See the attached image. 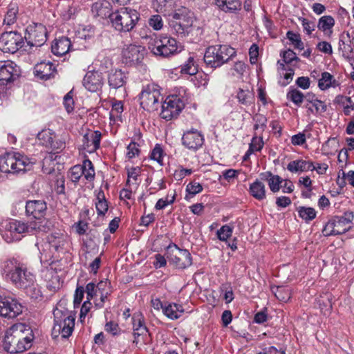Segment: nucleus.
<instances>
[{
	"label": "nucleus",
	"instance_id": "f257e3e1",
	"mask_svg": "<svg viewBox=\"0 0 354 354\" xmlns=\"http://www.w3.org/2000/svg\"><path fill=\"white\" fill-rule=\"evenodd\" d=\"M33 339L30 327L23 323H17L6 330L3 348L10 353H22L31 347Z\"/></svg>",
	"mask_w": 354,
	"mask_h": 354
},
{
	"label": "nucleus",
	"instance_id": "f03ea898",
	"mask_svg": "<svg viewBox=\"0 0 354 354\" xmlns=\"http://www.w3.org/2000/svg\"><path fill=\"white\" fill-rule=\"evenodd\" d=\"M2 272L6 279L17 288L28 289L34 285L35 275L24 264L16 260L6 261Z\"/></svg>",
	"mask_w": 354,
	"mask_h": 354
},
{
	"label": "nucleus",
	"instance_id": "7ed1b4c3",
	"mask_svg": "<svg viewBox=\"0 0 354 354\" xmlns=\"http://www.w3.org/2000/svg\"><path fill=\"white\" fill-rule=\"evenodd\" d=\"M1 227L4 229L2 236L8 243L19 241L26 234L46 231V225L44 221L26 223L17 220H10L2 223Z\"/></svg>",
	"mask_w": 354,
	"mask_h": 354
},
{
	"label": "nucleus",
	"instance_id": "20e7f679",
	"mask_svg": "<svg viewBox=\"0 0 354 354\" xmlns=\"http://www.w3.org/2000/svg\"><path fill=\"white\" fill-rule=\"evenodd\" d=\"M35 161L19 153H6L0 156V174H17L30 170Z\"/></svg>",
	"mask_w": 354,
	"mask_h": 354
},
{
	"label": "nucleus",
	"instance_id": "39448f33",
	"mask_svg": "<svg viewBox=\"0 0 354 354\" xmlns=\"http://www.w3.org/2000/svg\"><path fill=\"white\" fill-rule=\"evenodd\" d=\"M66 243L64 236L50 234L46 241L37 243L36 245L40 252L41 262L51 263L59 257V254L63 252Z\"/></svg>",
	"mask_w": 354,
	"mask_h": 354
},
{
	"label": "nucleus",
	"instance_id": "423d86ee",
	"mask_svg": "<svg viewBox=\"0 0 354 354\" xmlns=\"http://www.w3.org/2000/svg\"><path fill=\"white\" fill-rule=\"evenodd\" d=\"M54 325L52 335L54 338L59 335L67 338L71 335L75 326V317L64 309L56 308L53 311Z\"/></svg>",
	"mask_w": 354,
	"mask_h": 354
},
{
	"label": "nucleus",
	"instance_id": "0eeeda50",
	"mask_svg": "<svg viewBox=\"0 0 354 354\" xmlns=\"http://www.w3.org/2000/svg\"><path fill=\"white\" fill-rule=\"evenodd\" d=\"M139 13L134 9L122 8L111 13L110 20L112 26L120 32H129L139 20Z\"/></svg>",
	"mask_w": 354,
	"mask_h": 354
},
{
	"label": "nucleus",
	"instance_id": "6e6552de",
	"mask_svg": "<svg viewBox=\"0 0 354 354\" xmlns=\"http://www.w3.org/2000/svg\"><path fill=\"white\" fill-rule=\"evenodd\" d=\"M236 55V50L227 45L208 47L204 55L205 63L211 68L220 67Z\"/></svg>",
	"mask_w": 354,
	"mask_h": 354
},
{
	"label": "nucleus",
	"instance_id": "1a4fd4ad",
	"mask_svg": "<svg viewBox=\"0 0 354 354\" xmlns=\"http://www.w3.org/2000/svg\"><path fill=\"white\" fill-rule=\"evenodd\" d=\"M149 48L155 55L167 57L180 52L182 46L170 36L160 35L149 43Z\"/></svg>",
	"mask_w": 354,
	"mask_h": 354
},
{
	"label": "nucleus",
	"instance_id": "9d476101",
	"mask_svg": "<svg viewBox=\"0 0 354 354\" xmlns=\"http://www.w3.org/2000/svg\"><path fill=\"white\" fill-rule=\"evenodd\" d=\"M194 20V14L188 8L183 7L173 13L170 27L177 35L184 37L191 31Z\"/></svg>",
	"mask_w": 354,
	"mask_h": 354
},
{
	"label": "nucleus",
	"instance_id": "9b49d317",
	"mask_svg": "<svg viewBox=\"0 0 354 354\" xmlns=\"http://www.w3.org/2000/svg\"><path fill=\"white\" fill-rule=\"evenodd\" d=\"M354 214L352 212H346L341 216H335L325 225L322 233L324 236H333L346 232L351 227Z\"/></svg>",
	"mask_w": 354,
	"mask_h": 354
},
{
	"label": "nucleus",
	"instance_id": "f8f14e48",
	"mask_svg": "<svg viewBox=\"0 0 354 354\" xmlns=\"http://www.w3.org/2000/svg\"><path fill=\"white\" fill-rule=\"evenodd\" d=\"M68 139V133H64L56 138L55 133L50 129L41 130L37 136L39 145L56 152L65 148Z\"/></svg>",
	"mask_w": 354,
	"mask_h": 354
},
{
	"label": "nucleus",
	"instance_id": "ddd939ff",
	"mask_svg": "<svg viewBox=\"0 0 354 354\" xmlns=\"http://www.w3.org/2000/svg\"><path fill=\"white\" fill-rule=\"evenodd\" d=\"M160 99L159 86L150 84L145 86L140 95V106L146 111L152 112L158 109Z\"/></svg>",
	"mask_w": 354,
	"mask_h": 354
},
{
	"label": "nucleus",
	"instance_id": "4468645a",
	"mask_svg": "<svg viewBox=\"0 0 354 354\" xmlns=\"http://www.w3.org/2000/svg\"><path fill=\"white\" fill-rule=\"evenodd\" d=\"M184 106L185 101L179 96H168L162 104L160 117L167 121L176 118Z\"/></svg>",
	"mask_w": 354,
	"mask_h": 354
},
{
	"label": "nucleus",
	"instance_id": "2eb2a0df",
	"mask_svg": "<svg viewBox=\"0 0 354 354\" xmlns=\"http://www.w3.org/2000/svg\"><path fill=\"white\" fill-rule=\"evenodd\" d=\"M145 55V48L140 45L129 44L122 51V61L128 66H136L142 63Z\"/></svg>",
	"mask_w": 354,
	"mask_h": 354
},
{
	"label": "nucleus",
	"instance_id": "dca6fc26",
	"mask_svg": "<svg viewBox=\"0 0 354 354\" xmlns=\"http://www.w3.org/2000/svg\"><path fill=\"white\" fill-rule=\"evenodd\" d=\"M24 45V38L21 34L15 32H6L0 37V50L3 53H15Z\"/></svg>",
	"mask_w": 354,
	"mask_h": 354
},
{
	"label": "nucleus",
	"instance_id": "f3484780",
	"mask_svg": "<svg viewBox=\"0 0 354 354\" xmlns=\"http://www.w3.org/2000/svg\"><path fill=\"white\" fill-rule=\"evenodd\" d=\"M25 38L31 46H41L47 39L46 27L41 24L29 25L26 28Z\"/></svg>",
	"mask_w": 354,
	"mask_h": 354
},
{
	"label": "nucleus",
	"instance_id": "a211bd4d",
	"mask_svg": "<svg viewBox=\"0 0 354 354\" xmlns=\"http://www.w3.org/2000/svg\"><path fill=\"white\" fill-rule=\"evenodd\" d=\"M46 203L41 200L29 201L26 205L27 216H32L35 218V220L32 222L44 221V223L46 225V230L49 229L48 221L43 218L46 214Z\"/></svg>",
	"mask_w": 354,
	"mask_h": 354
},
{
	"label": "nucleus",
	"instance_id": "6ab92c4d",
	"mask_svg": "<svg viewBox=\"0 0 354 354\" xmlns=\"http://www.w3.org/2000/svg\"><path fill=\"white\" fill-rule=\"evenodd\" d=\"M23 306L11 297H0V315L14 318L22 313Z\"/></svg>",
	"mask_w": 354,
	"mask_h": 354
},
{
	"label": "nucleus",
	"instance_id": "aec40b11",
	"mask_svg": "<svg viewBox=\"0 0 354 354\" xmlns=\"http://www.w3.org/2000/svg\"><path fill=\"white\" fill-rule=\"evenodd\" d=\"M19 74V68L12 61L0 62V84L14 80Z\"/></svg>",
	"mask_w": 354,
	"mask_h": 354
},
{
	"label": "nucleus",
	"instance_id": "412c9836",
	"mask_svg": "<svg viewBox=\"0 0 354 354\" xmlns=\"http://www.w3.org/2000/svg\"><path fill=\"white\" fill-rule=\"evenodd\" d=\"M84 88L90 92L100 91L104 84L102 73L98 71H88L86 73L82 81Z\"/></svg>",
	"mask_w": 354,
	"mask_h": 354
},
{
	"label": "nucleus",
	"instance_id": "4be33fe9",
	"mask_svg": "<svg viewBox=\"0 0 354 354\" xmlns=\"http://www.w3.org/2000/svg\"><path fill=\"white\" fill-rule=\"evenodd\" d=\"M182 142L188 149L196 151L203 145L204 138L200 131L192 129L184 133Z\"/></svg>",
	"mask_w": 354,
	"mask_h": 354
},
{
	"label": "nucleus",
	"instance_id": "5701e85b",
	"mask_svg": "<svg viewBox=\"0 0 354 354\" xmlns=\"http://www.w3.org/2000/svg\"><path fill=\"white\" fill-rule=\"evenodd\" d=\"M102 133L100 131H88L82 138V147L88 153L95 152L100 145Z\"/></svg>",
	"mask_w": 354,
	"mask_h": 354
},
{
	"label": "nucleus",
	"instance_id": "b1692460",
	"mask_svg": "<svg viewBox=\"0 0 354 354\" xmlns=\"http://www.w3.org/2000/svg\"><path fill=\"white\" fill-rule=\"evenodd\" d=\"M169 262L178 269H185L192 263L191 254L187 250L178 248L175 254H172Z\"/></svg>",
	"mask_w": 354,
	"mask_h": 354
},
{
	"label": "nucleus",
	"instance_id": "393cba45",
	"mask_svg": "<svg viewBox=\"0 0 354 354\" xmlns=\"http://www.w3.org/2000/svg\"><path fill=\"white\" fill-rule=\"evenodd\" d=\"M35 75L41 80H48L56 73L55 67L50 62H41L34 68Z\"/></svg>",
	"mask_w": 354,
	"mask_h": 354
},
{
	"label": "nucleus",
	"instance_id": "a878e982",
	"mask_svg": "<svg viewBox=\"0 0 354 354\" xmlns=\"http://www.w3.org/2000/svg\"><path fill=\"white\" fill-rule=\"evenodd\" d=\"M351 39L349 32L346 36L342 35L339 41V50L342 53V56L346 59H351L354 57L353 55V41Z\"/></svg>",
	"mask_w": 354,
	"mask_h": 354
},
{
	"label": "nucleus",
	"instance_id": "bb28decb",
	"mask_svg": "<svg viewBox=\"0 0 354 354\" xmlns=\"http://www.w3.org/2000/svg\"><path fill=\"white\" fill-rule=\"evenodd\" d=\"M127 76L120 69L111 70L108 75V84L111 88L118 89L127 82Z\"/></svg>",
	"mask_w": 354,
	"mask_h": 354
},
{
	"label": "nucleus",
	"instance_id": "cd10ccee",
	"mask_svg": "<svg viewBox=\"0 0 354 354\" xmlns=\"http://www.w3.org/2000/svg\"><path fill=\"white\" fill-rule=\"evenodd\" d=\"M71 42L65 37H59L54 41L51 46L52 53L57 56H63L70 50Z\"/></svg>",
	"mask_w": 354,
	"mask_h": 354
},
{
	"label": "nucleus",
	"instance_id": "c85d7f7f",
	"mask_svg": "<svg viewBox=\"0 0 354 354\" xmlns=\"http://www.w3.org/2000/svg\"><path fill=\"white\" fill-rule=\"evenodd\" d=\"M95 288L100 296V299H96L95 304L97 308H102L105 300L111 292V283L107 280L100 281L95 285Z\"/></svg>",
	"mask_w": 354,
	"mask_h": 354
},
{
	"label": "nucleus",
	"instance_id": "c756f323",
	"mask_svg": "<svg viewBox=\"0 0 354 354\" xmlns=\"http://www.w3.org/2000/svg\"><path fill=\"white\" fill-rule=\"evenodd\" d=\"M133 344L139 348L142 346L148 344L151 341L150 334L147 328L133 329Z\"/></svg>",
	"mask_w": 354,
	"mask_h": 354
},
{
	"label": "nucleus",
	"instance_id": "7c9ffc66",
	"mask_svg": "<svg viewBox=\"0 0 354 354\" xmlns=\"http://www.w3.org/2000/svg\"><path fill=\"white\" fill-rule=\"evenodd\" d=\"M287 169L292 173L308 171L313 169V162L302 159L292 160L288 164Z\"/></svg>",
	"mask_w": 354,
	"mask_h": 354
},
{
	"label": "nucleus",
	"instance_id": "2f4dec72",
	"mask_svg": "<svg viewBox=\"0 0 354 354\" xmlns=\"http://www.w3.org/2000/svg\"><path fill=\"white\" fill-rule=\"evenodd\" d=\"M110 4L106 1H100L94 3L91 8V11L94 16L102 18L109 17L111 15Z\"/></svg>",
	"mask_w": 354,
	"mask_h": 354
},
{
	"label": "nucleus",
	"instance_id": "473e14b6",
	"mask_svg": "<svg viewBox=\"0 0 354 354\" xmlns=\"http://www.w3.org/2000/svg\"><path fill=\"white\" fill-rule=\"evenodd\" d=\"M142 169L140 167H132L127 169V186H131L133 189H138L141 180L140 176Z\"/></svg>",
	"mask_w": 354,
	"mask_h": 354
},
{
	"label": "nucleus",
	"instance_id": "72a5a7b5",
	"mask_svg": "<svg viewBox=\"0 0 354 354\" xmlns=\"http://www.w3.org/2000/svg\"><path fill=\"white\" fill-rule=\"evenodd\" d=\"M249 193L258 201H262L266 197V186L263 183L259 180L250 185Z\"/></svg>",
	"mask_w": 354,
	"mask_h": 354
},
{
	"label": "nucleus",
	"instance_id": "f704fd0d",
	"mask_svg": "<svg viewBox=\"0 0 354 354\" xmlns=\"http://www.w3.org/2000/svg\"><path fill=\"white\" fill-rule=\"evenodd\" d=\"M184 313L183 307L175 303H170L165 305L163 308V313L170 319H177L180 318Z\"/></svg>",
	"mask_w": 354,
	"mask_h": 354
},
{
	"label": "nucleus",
	"instance_id": "c9c22d12",
	"mask_svg": "<svg viewBox=\"0 0 354 354\" xmlns=\"http://www.w3.org/2000/svg\"><path fill=\"white\" fill-rule=\"evenodd\" d=\"M215 4L225 12H233L241 8V0H215Z\"/></svg>",
	"mask_w": 354,
	"mask_h": 354
},
{
	"label": "nucleus",
	"instance_id": "e433bc0d",
	"mask_svg": "<svg viewBox=\"0 0 354 354\" xmlns=\"http://www.w3.org/2000/svg\"><path fill=\"white\" fill-rule=\"evenodd\" d=\"M334 25V18L330 15H324L319 19L317 27L323 31L325 36L330 37Z\"/></svg>",
	"mask_w": 354,
	"mask_h": 354
},
{
	"label": "nucleus",
	"instance_id": "4c0bfd02",
	"mask_svg": "<svg viewBox=\"0 0 354 354\" xmlns=\"http://www.w3.org/2000/svg\"><path fill=\"white\" fill-rule=\"evenodd\" d=\"M339 86V82L328 72L322 73L321 78L318 82V87L322 91L327 90L331 87L335 88Z\"/></svg>",
	"mask_w": 354,
	"mask_h": 354
},
{
	"label": "nucleus",
	"instance_id": "58836bf2",
	"mask_svg": "<svg viewBox=\"0 0 354 354\" xmlns=\"http://www.w3.org/2000/svg\"><path fill=\"white\" fill-rule=\"evenodd\" d=\"M43 277L47 282L46 286L49 290L55 291L56 289L59 288V276L52 269L44 270Z\"/></svg>",
	"mask_w": 354,
	"mask_h": 354
},
{
	"label": "nucleus",
	"instance_id": "ea45409f",
	"mask_svg": "<svg viewBox=\"0 0 354 354\" xmlns=\"http://www.w3.org/2000/svg\"><path fill=\"white\" fill-rule=\"evenodd\" d=\"M335 103L343 109L344 113L349 115L354 110V102L350 97L337 95L335 99Z\"/></svg>",
	"mask_w": 354,
	"mask_h": 354
},
{
	"label": "nucleus",
	"instance_id": "a19ab883",
	"mask_svg": "<svg viewBox=\"0 0 354 354\" xmlns=\"http://www.w3.org/2000/svg\"><path fill=\"white\" fill-rule=\"evenodd\" d=\"M339 142L336 138H330L322 146V153L326 156L333 155L337 151Z\"/></svg>",
	"mask_w": 354,
	"mask_h": 354
},
{
	"label": "nucleus",
	"instance_id": "79ce46f5",
	"mask_svg": "<svg viewBox=\"0 0 354 354\" xmlns=\"http://www.w3.org/2000/svg\"><path fill=\"white\" fill-rule=\"evenodd\" d=\"M272 292L275 297L281 301L286 302L290 298V289L285 286H272L271 288Z\"/></svg>",
	"mask_w": 354,
	"mask_h": 354
},
{
	"label": "nucleus",
	"instance_id": "37998d69",
	"mask_svg": "<svg viewBox=\"0 0 354 354\" xmlns=\"http://www.w3.org/2000/svg\"><path fill=\"white\" fill-rule=\"evenodd\" d=\"M236 98L239 103L248 106L253 103L254 97L248 88H239L237 92Z\"/></svg>",
	"mask_w": 354,
	"mask_h": 354
},
{
	"label": "nucleus",
	"instance_id": "c03bdc74",
	"mask_svg": "<svg viewBox=\"0 0 354 354\" xmlns=\"http://www.w3.org/2000/svg\"><path fill=\"white\" fill-rule=\"evenodd\" d=\"M299 216L306 223L313 221L317 216L316 210L310 207L301 206L297 208Z\"/></svg>",
	"mask_w": 354,
	"mask_h": 354
},
{
	"label": "nucleus",
	"instance_id": "a18cd8bd",
	"mask_svg": "<svg viewBox=\"0 0 354 354\" xmlns=\"http://www.w3.org/2000/svg\"><path fill=\"white\" fill-rule=\"evenodd\" d=\"M267 182L270 189L273 192H278L281 189V185L283 182V179L278 175H274L269 172L268 174Z\"/></svg>",
	"mask_w": 354,
	"mask_h": 354
},
{
	"label": "nucleus",
	"instance_id": "49530a36",
	"mask_svg": "<svg viewBox=\"0 0 354 354\" xmlns=\"http://www.w3.org/2000/svg\"><path fill=\"white\" fill-rule=\"evenodd\" d=\"M17 6L14 3L10 4L8 8V11L5 15L3 23L8 26L14 24L17 21Z\"/></svg>",
	"mask_w": 354,
	"mask_h": 354
},
{
	"label": "nucleus",
	"instance_id": "de8ad7c7",
	"mask_svg": "<svg viewBox=\"0 0 354 354\" xmlns=\"http://www.w3.org/2000/svg\"><path fill=\"white\" fill-rule=\"evenodd\" d=\"M82 168V170H84L82 176H84L85 179L89 182L93 180L95 178V170L92 162L88 159L84 160Z\"/></svg>",
	"mask_w": 354,
	"mask_h": 354
},
{
	"label": "nucleus",
	"instance_id": "09e8293b",
	"mask_svg": "<svg viewBox=\"0 0 354 354\" xmlns=\"http://www.w3.org/2000/svg\"><path fill=\"white\" fill-rule=\"evenodd\" d=\"M203 191V186L198 182L192 181L186 187L187 194L185 199L188 201L190 197H192Z\"/></svg>",
	"mask_w": 354,
	"mask_h": 354
},
{
	"label": "nucleus",
	"instance_id": "8fccbe9b",
	"mask_svg": "<svg viewBox=\"0 0 354 354\" xmlns=\"http://www.w3.org/2000/svg\"><path fill=\"white\" fill-rule=\"evenodd\" d=\"M198 71L197 66L193 57H190L187 61L181 66L180 72L183 74L194 75Z\"/></svg>",
	"mask_w": 354,
	"mask_h": 354
},
{
	"label": "nucleus",
	"instance_id": "3c124183",
	"mask_svg": "<svg viewBox=\"0 0 354 354\" xmlns=\"http://www.w3.org/2000/svg\"><path fill=\"white\" fill-rule=\"evenodd\" d=\"M287 98L292 101L295 104L300 106L304 102V95L300 91L292 88L287 93Z\"/></svg>",
	"mask_w": 354,
	"mask_h": 354
},
{
	"label": "nucleus",
	"instance_id": "603ef678",
	"mask_svg": "<svg viewBox=\"0 0 354 354\" xmlns=\"http://www.w3.org/2000/svg\"><path fill=\"white\" fill-rule=\"evenodd\" d=\"M233 228L228 225H223L217 230L216 235L221 241L227 242V239L232 235Z\"/></svg>",
	"mask_w": 354,
	"mask_h": 354
},
{
	"label": "nucleus",
	"instance_id": "864d4df0",
	"mask_svg": "<svg viewBox=\"0 0 354 354\" xmlns=\"http://www.w3.org/2000/svg\"><path fill=\"white\" fill-rule=\"evenodd\" d=\"M287 38L291 41L292 45L299 50H303L304 45L301 41V37L299 34H296L292 31H288L286 33Z\"/></svg>",
	"mask_w": 354,
	"mask_h": 354
},
{
	"label": "nucleus",
	"instance_id": "5fc2aeb1",
	"mask_svg": "<svg viewBox=\"0 0 354 354\" xmlns=\"http://www.w3.org/2000/svg\"><path fill=\"white\" fill-rule=\"evenodd\" d=\"M132 324L133 329H140L141 328H147L143 315L140 313H136L132 317Z\"/></svg>",
	"mask_w": 354,
	"mask_h": 354
},
{
	"label": "nucleus",
	"instance_id": "6e6d98bb",
	"mask_svg": "<svg viewBox=\"0 0 354 354\" xmlns=\"http://www.w3.org/2000/svg\"><path fill=\"white\" fill-rule=\"evenodd\" d=\"M84 170H82V165H77L70 169L68 176L73 182H77L82 176Z\"/></svg>",
	"mask_w": 354,
	"mask_h": 354
},
{
	"label": "nucleus",
	"instance_id": "4d7b16f0",
	"mask_svg": "<svg viewBox=\"0 0 354 354\" xmlns=\"http://www.w3.org/2000/svg\"><path fill=\"white\" fill-rule=\"evenodd\" d=\"M95 28L93 26H88L78 31V37L84 40H88L94 37Z\"/></svg>",
	"mask_w": 354,
	"mask_h": 354
},
{
	"label": "nucleus",
	"instance_id": "13d9d810",
	"mask_svg": "<svg viewBox=\"0 0 354 354\" xmlns=\"http://www.w3.org/2000/svg\"><path fill=\"white\" fill-rule=\"evenodd\" d=\"M263 147V141L261 137H254L249 147V152L260 151Z\"/></svg>",
	"mask_w": 354,
	"mask_h": 354
},
{
	"label": "nucleus",
	"instance_id": "bf43d9fd",
	"mask_svg": "<svg viewBox=\"0 0 354 354\" xmlns=\"http://www.w3.org/2000/svg\"><path fill=\"white\" fill-rule=\"evenodd\" d=\"M64 105L66 111L70 113L74 109L73 93L71 91L64 97Z\"/></svg>",
	"mask_w": 354,
	"mask_h": 354
},
{
	"label": "nucleus",
	"instance_id": "052dcab7",
	"mask_svg": "<svg viewBox=\"0 0 354 354\" xmlns=\"http://www.w3.org/2000/svg\"><path fill=\"white\" fill-rule=\"evenodd\" d=\"M149 24L156 30H160L163 27V21L161 16L158 15H153L149 20Z\"/></svg>",
	"mask_w": 354,
	"mask_h": 354
},
{
	"label": "nucleus",
	"instance_id": "680f3d73",
	"mask_svg": "<svg viewBox=\"0 0 354 354\" xmlns=\"http://www.w3.org/2000/svg\"><path fill=\"white\" fill-rule=\"evenodd\" d=\"M85 292L86 293V300L91 301V299L99 296L95 284L93 282L88 283L85 288Z\"/></svg>",
	"mask_w": 354,
	"mask_h": 354
},
{
	"label": "nucleus",
	"instance_id": "e2e57ef3",
	"mask_svg": "<svg viewBox=\"0 0 354 354\" xmlns=\"http://www.w3.org/2000/svg\"><path fill=\"white\" fill-rule=\"evenodd\" d=\"M123 111V104L121 101H117L113 104L111 111L110 112V118H115L120 116Z\"/></svg>",
	"mask_w": 354,
	"mask_h": 354
},
{
	"label": "nucleus",
	"instance_id": "0e129e2a",
	"mask_svg": "<svg viewBox=\"0 0 354 354\" xmlns=\"http://www.w3.org/2000/svg\"><path fill=\"white\" fill-rule=\"evenodd\" d=\"M299 20L301 22L304 31L307 35H310L315 30V24L313 21L302 17L299 18Z\"/></svg>",
	"mask_w": 354,
	"mask_h": 354
},
{
	"label": "nucleus",
	"instance_id": "69168bd1",
	"mask_svg": "<svg viewBox=\"0 0 354 354\" xmlns=\"http://www.w3.org/2000/svg\"><path fill=\"white\" fill-rule=\"evenodd\" d=\"M151 158L153 160L157 161L160 165H162L163 150L162 149L160 145H156V147H154L151 152Z\"/></svg>",
	"mask_w": 354,
	"mask_h": 354
},
{
	"label": "nucleus",
	"instance_id": "338daca9",
	"mask_svg": "<svg viewBox=\"0 0 354 354\" xmlns=\"http://www.w3.org/2000/svg\"><path fill=\"white\" fill-rule=\"evenodd\" d=\"M312 107H313L317 113L321 114L326 111L327 106L326 104L317 99H314L310 102Z\"/></svg>",
	"mask_w": 354,
	"mask_h": 354
},
{
	"label": "nucleus",
	"instance_id": "774afa93",
	"mask_svg": "<svg viewBox=\"0 0 354 354\" xmlns=\"http://www.w3.org/2000/svg\"><path fill=\"white\" fill-rule=\"evenodd\" d=\"M317 49L324 54L331 55L333 53V48L331 44L326 41L318 42L317 44Z\"/></svg>",
	"mask_w": 354,
	"mask_h": 354
}]
</instances>
